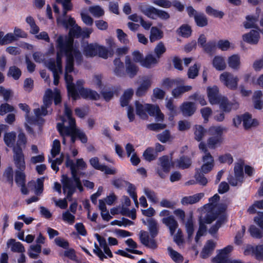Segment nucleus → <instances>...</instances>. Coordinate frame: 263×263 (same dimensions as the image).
I'll list each match as a JSON object with an SVG mask.
<instances>
[{
  "mask_svg": "<svg viewBox=\"0 0 263 263\" xmlns=\"http://www.w3.org/2000/svg\"><path fill=\"white\" fill-rule=\"evenodd\" d=\"M56 2L58 4H61L63 7L62 16H59L57 17L58 24L66 28L71 27L69 31V36L68 37L60 36L57 40L60 37L62 38L61 45L64 48L63 52L65 53L66 57H67V54L70 53L72 57L74 58L76 62L80 63L81 61L82 55L81 53L73 47L72 37L82 36L83 37H88L92 32V30L85 28L82 30L80 27L76 24V22L73 18L70 16H69L67 19L65 18L67 11L71 10L72 8L71 0H56ZM57 43H58V41H57Z\"/></svg>",
  "mask_w": 263,
  "mask_h": 263,
  "instance_id": "nucleus-1",
  "label": "nucleus"
},
{
  "mask_svg": "<svg viewBox=\"0 0 263 263\" xmlns=\"http://www.w3.org/2000/svg\"><path fill=\"white\" fill-rule=\"evenodd\" d=\"M54 99V103L57 105L61 102V97L60 91L55 88L53 91L51 89H47L45 93L43 98V105L41 108H37L34 110L35 118L30 115V109L28 105L25 103H20L18 107L25 112V126L27 132H32L31 128L29 125L33 124L36 121V118L41 116H46L49 111L47 110L48 107L51 104L52 99Z\"/></svg>",
  "mask_w": 263,
  "mask_h": 263,
  "instance_id": "nucleus-2",
  "label": "nucleus"
},
{
  "mask_svg": "<svg viewBox=\"0 0 263 263\" xmlns=\"http://www.w3.org/2000/svg\"><path fill=\"white\" fill-rule=\"evenodd\" d=\"M74 57H72L70 53L67 54L66 57V65L65 72V80L67 84L68 95L73 100L79 98V95L85 99L97 100L99 98V95L96 91L89 89L81 88V86L84 84V81L80 80L77 82L76 89L74 84L72 83V77L69 74L73 69Z\"/></svg>",
  "mask_w": 263,
  "mask_h": 263,
  "instance_id": "nucleus-3",
  "label": "nucleus"
},
{
  "mask_svg": "<svg viewBox=\"0 0 263 263\" xmlns=\"http://www.w3.org/2000/svg\"><path fill=\"white\" fill-rule=\"evenodd\" d=\"M65 164L67 167H70L72 174V179H69L63 175L61 179L64 193L67 194V197L68 198L73 193L76 187L80 192L83 191V187L77 176V172L79 170L86 169L87 164L82 158L78 159L73 162L69 157L67 156Z\"/></svg>",
  "mask_w": 263,
  "mask_h": 263,
  "instance_id": "nucleus-4",
  "label": "nucleus"
},
{
  "mask_svg": "<svg viewBox=\"0 0 263 263\" xmlns=\"http://www.w3.org/2000/svg\"><path fill=\"white\" fill-rule=\"evenodd\" d=\"M71 110L66 105H65V118L61 117L62 123H58L57 128L60 135L63 137V143H66V136H70L72 143L75 142L77 138H79L82 143H85L87 138L85 134L80 129L76 128L75 121L71 117Z\"/></svg>",
  "mask_w": 263,
  "mask_h": 263,
  "instance_id": "nucleus-5",
  "label": "nucleus"
},
{
  "mask_svg": "<svg viewBox=\"0 0 263 263\" xmlns=\"http://www.w3.org/2000/svg\"><path fill=\"white\" fill-rule=\"evenodd\" d=\"M135 105L136 114L141 119H146L148 117L146 112H148L149 115L155 117L156 120L158 121L164 119V116L157 105L143 104L139 101H136Z\"/></svg>",
  "mask_w": 263,
  "mask_h": 263,
  "instance_id": "nucleus-6",
  "label": "nucleus"
},
{
  "mask_svg": "<svg viewBox=\"0 0 263 263\" xmlns=\"http://www.w3.org/2000/svg\"><path fill=\"white\" fill-rule=\"evenodd\" d=\"M62 40V38L61 37L58 40V52L56 61L50 60L45 62L46 66L53 72L54 77L53 83L55 85L58 84L60 74L62 73V66L61 59L64 54L65 55V53L63 52V50L64 49V48L62 46V45H61Z\"/></svg>",
  "mask_w": 263,
  "mask_h": 263,
  "instance_id": "nucleus-7",
  "label": "nucleus"
},
{
  "mask_svg": "<svg viewBox=\"0 0 263 263\" xmlns=\"http://www.w3.org/2000/svg\"><path fill=\"white\" fill-rule=\"evenodd\" d=\"M95 237L98 241L99 245L95 243L93 253L101 260H103L107 257H112V252L107 244L106 239L98 234H95Z\"/></svg>",
  "mask_w": 263,
  "mask_h": 263,
  "instance_id": "nucleus-8",
  "label": "nucleus"
},
{
  "mask_svg": "<svg viewBox=\"0 0 263 263\" xmlns=\"http://www.w3.org/2000/svg\"><path fill=\"white\" fill-rule=\"evenodd\" d=\"M219 199V195L215 194L209 199V202L203 207V210L206 211L207 209L211 210L207 214H211L212 216L215 217V219L216 217L215 215H218L223 213L227 208V204L226 203L217 204V202Z\"/></svg>",
  "mask_w": 263,
  "mask_h": 263,
  "instance_id": "nucleus-9",
  "label": "nucleus"
},
{
  "mask_svg": "<svg viewBox=\"0 0 263 263\" xmlns=\"http://www.w3.org/2000/svg\"><path fill=\"white\" fill-rule=\"evenodd\" d=\"M220 82L227 88L235 90L238 87L239 78L228 71H224L219 76Z\"/></svg>",
  "mask_w": 263,
  "mask_h": 263,
  "instance_id": "nucleus-10",
  "label": "nucleus"
},
{
  "mask_svg": "<svg viewBox=\"0 0 263 263\" xmlns=\"http://www.w3.org/2000/svg\"><path fill=\"white\" fill-rule=\"evenodd\" d=\"M243 171V162H238L235 164L234 174L230 175L228 178L229 182L231 185L236 186L243 181L244 178Z\"/></svg>",
  "mask_w": 263,
  "mask_h": 263,
  "instance_id": "nucleus-11",
  "label": "nucleus"
},
{
  "mask_svg": "<svg viewBox=\"0 0 263 263\" xmlns=\"http://www.w3.org/2000/svg\"><path fill=\"white\" fill-rule=\"evenodd\" d=\"M13 161L17 171H24L25 169V161L23 151L19 147H13Z\"/></svg>",
  "mask_w": 263,
  "mask_h": 263,
  "instance_id": "nucleus-12",
  "label": "nucleus"
},
{
  "mask_svg": "<svg viewBox=\"0 0 263 263\" xmlns=\"http://www.w3.org/2000/svg\"><path fill=\"white\" fill-rule=\"evenodd\" d=\"M206 95L211 105L218 104L221 99L223 97L219 94V88L215 85L207 87Z\"/></svg>",
  "mask_w": 263,
  "mask_h": 263,
  "instance_id": "nucleus-13",
  "label": "nucleus"
},
{
  "mask_svg": "<svg viewBox=\"0 0 263 263\" xmlns=\"http://www.w3.org/2000/svg\"><path fill=\"white\" fill-rule=\"evenodd\" d=\"M214 220L215 217L212 216L211 214H206L205 217L204 218H202V217L199 218V227L195 237V240L196 242H198L200 237L205 234L206 231L205 224H210Z\"/></svg>",
  "mask_w": 263,
  "mask_h": 263,
  "instance_id": "nucleus-14",
  "label": "nucleus"
},
{
  "mask_svg": "<svg viewBox=\"0 0 263 263\" xmlns=\"http://www.w3.org/2000/svg\"><path fill=\"white\" fill-rule=\"evenodd\" d=\"M202 164L200 169L202 174H207L214 168L215 162L213 156L210 153L205 154L202 157Z\"/></svg>",
  "mask_w": 263,
  "mask_h": 263,
  "instance_id": "nucleus-15",
  "label": "nucleus"
},
{
  "mask_svg": "<svg viewBox=\"0 0 263 263\" xmlns=\"http://www.w3.org/2000/svg\"><path fill=\"white\" fill-rule=\"evenodd\" d=\"M244 254L246 255L254 256L258 260H263V244L255 247L248 246L246 247Z\"/></svg>",
  "mask_w": 263,
  "mask_h": 263,
  "instance_id": "nucleus-16",
  "label": "nucleus"
},
{
  "mask_svg": "<svg viewBox=\"0 0 263 263\" xmlns=\"http://www.w3.org/2000/svg\"><path fill=\"white\" fill-rule=\"evenodd\" d=\"M227 63L231 69L238 70L242 65L240 55L237 53L230 55L227 58Z\"/></svg>",
  "mask_w": 263,
  "mask_h": 263,
  "instance_id": "nucleus-17",
  "label": "nucleus"
},
{
  "mask_svg": "<svg viewBox=\"0 0 263 263\" xmlns=\"http://www.w3.org/2000/svg\"><path fill=\"white\" fill-rule=\"evenodd\" d=\"M242 39L245 43L251 45H256L260 39L259 32L255 30H252L242 35Z\"/></svg>",
  "mask_w": 263,
  "mask_h": 263,
  "instance_id": "nucleus-18",
  "label": "nucleus"
},
{
  "mask_svg": "<svg viewBox=\"0 0 263 263\" xmlns=\"http://www.w3.org/2000/svg\"><path fill=\"white\" fill-rule=\"evenodd\" d=\"M141 242L146 247L151 249L154 250L157 248V245L156 241L153 239H150L147 232L141 231L139 234Z\"/></svg>",
  "mask_w": 263,
  "mask_h": 263,
  "instance_id": "nucleus-19",
  "label": "nucleus"
},
{
  "mask_svg": "<svg viewBox=\"0 0 263 263\" xmlns=\"http://www.w3.org/2000/svg\"><path fill=\"white\" fill-rule=\"evenodd\" d=\"M160 164L158 172L161 177H163V172H167L173 166L172 160L168 156H163L159 159Z\"/></svg>",
  "mask_w": 263,
  "mask_h": 263,
  "instance_id": "nucleus-20",
  "label": "nucleus"
},
{
  "mask_svg": "<svg viewBox=\"0 0 263 263\" xmlns=\"http://www.w3.org/2000/svg\"><path fill=\"white\" fill-rule=\"evenodd\" d=\"M125 68L127 74L130 78H133L138 73L139 70L138 66L134 63L128 57H126Z\"/></svg>",
  "mask_w": 263,
  "mask_h": 263,
  "instance_id": "nucleus-21",
  "label": "nucleus"
},
{
  "mask_svg": "<svg viewBox=\"0 0 263 263\" xmlns=\"http://www.w3.org/2000/svg\"><path fill=\"white\" fill-rule=\"evenodd\" d=\"M216 246V242L215 241L213 240H208L205 242L200 253L201 257L202 258H205L210 256L214 251Z\"/></svg>",
  "mask_w": 263,
  "mask_h": 263,
  "instance_id": "nucleus-22",
  "label": "nucleus"
},
{
  "mask_svg": "<svg viewBox=\"0 0 263 263\" xmlns=\"http://www.w3.org/2000/svg\"><path fill=\"white\" fill-rule=\"evenodd\" d=\"M213 68L218 71H223L227 68L225 58L222 55H216L212 60Z\"/></svg>",
  "mask_w": 263,
  "mask_h": 263,
  "instance_id": "nucleus-23",
  "label": "nucleus"
},
{
  "mask_svg": "<svg viewBox=\"0 0 263 263\" xmlns=\"http://www.w3.org/2000/svg\"><path fill=\"white\" fill-rule=\"evenodd\" d=\"M220 108L224 112H230L232 109H237L238 107L237 103L230 102L228 99L223 97L218 103Z\"/></svg>",
  "mask_w": 263,
  "mask_h": 263,
  "instance_id": "nucleus-24",
  "label": "nucleus"
},
{
  "mask_svg": "<svg viewBox=\"0 0 263 263\" xmlns=\"http://www.w3.org/2000/svg\"><path fill=\"white\" fill-rule=\"evenodd\" d=\"M262 97L263 92L261 90L254 91L252 96V103L254 108L258 110H261L263 108Z\"/></svg>",
  "mask_w": 263,
  "mask_h": 263,
  "instance_id": "nucleus-25",
  "label": "nucleus"
},
{
  "mask_svg": "<svg viewBox=\"0 0 263 263\" xmlns=\"http://www.w3.org/2000/svg\"><path fill=\"white\" fill-rule=\"evenodd\" d=\"M196 105L195 103L186 102L182 104L180 109L184 116H190L192 115L196 110Z\"/></svg>",
  "mask_w": 263,
  "mask_h": 263,
  "instance_id": "nucleus-26",
  "label": "nucleus"
},
{
  "mask_svg": "<svg viewBox=\"0 0 263 263\" xmlns=\"http://www.w3.org/2000/svg\"><path fill=\"white\" fill-rule=\"evenodd\" d=\"M162 222L167 226L172 235H174L178 227L177 222L175 220L173 216L164 217L162 219Z\"/></svg>",
  "mask_w": 263,
  "mask_h": 263,
  "instance_id": "nucleus-27",
  "label": "nucleus"
},
{
  "mask_svg": "<svg viewBox=\"0 0 263 263\" xmlns=\"http://www.w3.org/2000/svg\"><path fill=\"white\" fill-rule=\"evenodd\" d=\"M204 196L203 193H197L192 196H185L181 199V203L183 205L194 204L200 201Z\"/></svg>",
  "mask_w": 263,
  "mask_h": 263,
  "instance_id": "nucleus-28",
  "label": "nucleus"
},
{
  "mask_svg": "<svg viewBox=\"0 0 263 263\" xmlns=\"http://www.w3.org/2000/svg\"><path fill=\"white\" fill-rule=\"evenodd\" d=\"M98 44H88L84 43L83 44V52L84 54L89 57H92L97 54Z\"/></svg>",
  "mask_w": 263,
  "mask_h": 263,
  "instance_id": "nucleus-29",
  "label": "nucleus"
},
{
  "mask_svg": "<svg viewBox=\"0 0 263 263\" xmlns=\"http://www.w3.org/2000/svg\"><path fill=\"white\" fill-rule=\"evenodd\" d=\"M242 119L243 125L246 129L256 126L258 124L257 120L252 118L251 115L248 113L242 115Z\"/></svg>",
  "mask_w": 263,
  "mask_h": 263,
  "instance_id": "nucleus-30",
  "label": "nucleus"
},
{
  "mask_svg": "<svg viewBox=\"0 0 263 263\" xmlns=\"http://www.w3.org/2000/svg\"><path fill=\"white\" fill-rule=\"evenodd\" d=\"M159 61L155 55L151 53L148 54L144 58L143 61L142 62V66L147 68H151L157 64Z\"/></svg>",
  "mask_w": 263,
  "mask_h": 263,
  "instance_id": "nucleus-31",
  "label": "nucleus"
},
{
  "mask_svg": "<svg viewBox=\"0 0 263 263\" xmlns=\"http://www.w3.org/2000/svg\"><path fill=\"white\" fill-rule=\"evenodd\" d=\"M259 15H249L246 17V21L243 22V26L246 29L255 28L257 26Z\"/></svg>",
  "mask_w": 263,
  "mask_h": 263,
  "instance_id": "nucleus-32",
  "label": "nucleus"
},
{
  "mask_svg": "<svg viewBox=\"0 0 263 263\" xmlns=\"http://www.w3.org/2000/svg\"><path fill=\"white\" fill-rule=\"evenodd\" d=\"M7 247L10 248L11 250L13 252L23 253L25 251V249L23 245L15 241V239H10L7 242Z\"/></svg>",
  "mask_w": 263,
  "mask_h": 263,
  "instance_id": "nucleus-33",
  "label": "nucleus"
},
{
  "mask_svg": "<svg viewBox=\"0 0 263 263\" xmlns=\"http://www.w3.org/2000/svg\"><path fill=\"white\" fill-rule=\"evenodd\" d=\"M25 175L23 171H17L16 172L15 176V181L16 183L20 186L22 190V192L23 194H27V190L25 187Z\"/></svg>",
  "mask_w": 263,
  "mask_h": 263,
  "instance_id": "nucleus-34",
  "label": "nucleus"
},
{
  "mask_svg": "<svg viewBox=\"0 0 263 263\" xmlns=\"http://www.w3.org/2000/svg\"><path fill=\"white\" fill-rule=\"evenodd\" d=\"M17 40L13 33H8L4 35L3 32H0V44L6 45Z\"/></svg>",
  "mask_w": 263,
  "mask_h": 263,
  "instance_id": "nucleus-35",
  "label": "nucleus"
},
{
  "mask_svg": "<svg viewBox=\"0 0 263 263\" xmlns=\"http://www.w3.org/2000/svg\"><path fill=\"white\" fill-rule=\"evenodd\" d=\"M165 96V92L163 89L156 87L153 90V93L151 96V100L153 102H156L158 100H163Z\"/></svg>",
  "mask_w": 263,
  "mask_h": 263,
  "instance_id": "nucleus-36",
  "label": "nucleus"
},
{
  "mask_svg": "<svg viewBox=\"0 0 263 263\" xmlns=\"http://www.w3.org/2000/svg\"><path fill=\"white\" fill-rule=\"evenodd\" d=\"M26 22L29 26V32L32 34H36L39 32L40 28L35 24L34 20L31 16H27Z\"/></svg>",
  "mask_w": 263,
  "mask_h": 263,
  "instance_id": "nucleus-37",
  "label": "nucleus"
},
{
  "mask_svg": "<svg viewBox=\"0 0 263 263\" xmlns=\"http://www.w3.org/2000/svg\"><path fill=\"white\" fill-rule=\"evenodd\" d=\"M163 35V31L156 27H153L151 30L149 40L151 42L161 39Z\"/></svg>",
  "mask_w": 263,
  "mask_h": 263,
  "instance_id": "nucleus-38",
  "label": "nucleus"
},
{
  "mask_svg": "<svg viewBox=\"0 0 263 263\" xmlns=\"http://www.w3.org/2000/svg\"><path fill=\"white\" fill-rule=\"evenodd\" d=\"M194 130L195 139L198 141L202 140L206 132L203 127L200 125H196L194 128Z\"/></svg>",
  "mask_w": 263,
  "mask_h": 263,
  "instance_id": "nucleus-39",
  "label": "nucleus"
},
{
  "mask_svg": "<svg viewBox=\"0 0 263 263\" xmlns=\"http://www.w3.org/2000/svg\"><path fill=\"white\" fill-rule=\"evenodd\" d=\"M177 32L180 36L189 37L192 34V29L189 25L184 24L178 29Z\"/></svg>",
  "mask_w": 263,
  "mask_h": 263,
  "instance_id": "nucleus-40",
  "label": "nucleus"
},
{
  "mask_svg": "<svg viewBox=\"0 0 263 263\" xmlns=\"http://www.w3.org/2000/svg\"><path fill=\"white\" fill-rule=\"evenodd\" d=\"M224 128L220 126H211L209 128L208 133L212 137L221 138Z\"/></svg>",
  "mask_w": 263,
  "mask_h": 263,
  "instance_id": "nucleus-41",
  "label": "nucleus"
},
{
  "mask_svg": "<svg viewBox=\"0 0 263 263\" xmlns=\"http://www.w3.org/2000/svg\"><path fill=\"white\" fill-rule=\"evenodd\" d=\"M194 19L196 25L199 27H203L208 25V18L203 13H199L196 14Z\"/></svg>",
  "mask_w": 263,
  "mask_h": 263,
  "instance_id": "nucleus-42",
  "label": "nucleus"
},
{
  "mask_svg": "<svg viewBox=\"0 0 263 263\" xmlns=\"http://www.w3.org/2000/svg\"><path fill=\"white\" fill-rule=\"evenodd\" d=\"M167 251L169 256L174 262L176 263H182L183 261V257L180 253L174 250L171 247L167 248Z\"/></svg>",
  "mask_w": 263,
  "mask_h": 263,
  "instance_id": "nucleus-43",
  "label": "nucleus"
},
{
  "mask_svg": "<svg viewBox=\"0 0 263 263\" xmlns=\"http://www.w3.org/2000/svg\"><path fill=\"white\" fill-rule=\"evenodd\" d=\"M16 139V133L14 132H9L4 135V140L5 144L9 147H12Z\"/></svg>",
  "mask_w": 263,
  "mask_h": 263,
  "instance_id": "nucleus-44",
  "label": "nucleus"
},
{
  "mask_svg": "<svg viewBox=\"0 0 263 263\" xmlns=\"http://www.w3.org/2000/svg\"><path fill=\"white\" fill-rule=\"evenodd\" d=\"M192 88L191 86H182L174 89L172 91V95L175 98H179L184 92L191 90Z\"/></svg>",
  "mask_w": 263,
  "mask_h": 263,
  "instance_id": "nucleus-45",
  "label": "nucleus"
},
{
  "mask_svg": "<svg viewBox=\"0 0 263 263\" xmlns=\"http://www.w3.org/2000/svg\"><path fill=\"white\" fill-rule=\"evenodd\" d=\"M16 112L13 106L7 103H4L0 105V115L4 116L7 113Z\"/></svg>",
  "mask_w": 263,
  "mask_h": 263,
  "instance_id": "nucleus-46",
  "label": "nucleus"
},
{
  "mask_svg": "<svg viewBox=\"0 0 263 263\" xmlns=\"http://www.w3.org/2000/svg\"><path fill=\"white\" fill-rule=\"evenodd\" d=\"M143 192L150 202L154 204L158 203V198L153 191L148 188L144 187Z\"/></svg>",
  "mask_w": 263,
  "mask_h": 263,
  "instance_id": "nucleus-47",
  "label": "nucleus"
},
{
  "mask_svg": "<svg viewBox=\"0 0 263 263\" xmlns=\"http://www.w3.org/2000/svg\"><path fill=\"white\" fill-rule=\"evenodd\" d=\"M165 51L166 48L164 44L160 42L157 44L154 48L155 56L159 60Z\"/></svg>",
  "mask_w": 263,
  "mask_h": 263,
  "instance_id": "nucleus-48",
  "label": "nucleus"
},
{
  "mask_svg": "<svg viewBox=\"0 0 263 263\" xmlns=\"http://www.w3.org/2000/svg\"><path fill=\"white\" fill-rule=\"evenodd\" d=\"M41 252V246L40 245H32L30 246L29 255L32 258H37Z\"/></svg>",
  "mask_w": 263,
  "mask_h": 263,
  "instance_id": "nucleus-49",
  "label": "nucleus"
},
{
  "mask_svg": "<svg viewBox=\"0 0 263 263\" xmlns=\"http://www.w3.org/2000/svg\"><path fill=\"white\" fill-rule=\"evenodd\" d=\"M165 106L170 112V117L169 118L172 120V118L177 114V107L174 105L173 101L172 99L166 100Z\"/></svg>",
  "mask_w": 263,
  "mask_h": 263,
  "instance_id": "nucleus-50",
  "label": "nucleus"
},
{
  "mask_svg": "<svg viewBox=\"0 0 263 263\" xmlns=\"http://www.w3.org/2000/svg\"><path fill=\"white\" fill-rule=\"evenodd\" d=\"M200 64H195L190 67L187 71V76L190 79H195L198 74Z\"/></svg>",
  "mask_w": 263,
  "mask_h": 263,
  "instance_id": "nucleus-51",
  "label": "nucleus"
},
{
  "mask_svg": "<svg viewBox=\"0 0 263 263\" xmlns=\"http://www.w3.org/2000/svg\"><path fill=\"white\" fill-rule=\"evenodd\" d=\"M217 46L222 51H227L231 48H233L232 44L227 40H219L217 43Z\"/></svg>",
  "mask_w": 263,
  "mask_h": 263,
  "instance_id": "nucleus-52",
  "label": "nucleus"
},
{
  "mask_svg": "<svg viewBox=\"0 0 263 263\" xmlns=\"http://www.w3.org/2000/svg\"><path fill=\"white\" fill-rule=\"evenodd\" d=\"M61 151V144L59 140L55 139L53 141L51 149V155L52 157L54 158L57 155H58Z\"/></svg>",
  "mask_w": 263,
  "mask_h": 263,
  "instance_id": "nucleus-53",
  "label": "nucleus"
},
{
  "mask_svg": "<svg viewBox=\"0 0 263 263\" xmlns=\"http://www.w3.org/2000/svg\"><path fill=\"white\" fill-rule=\"evenodd\" d=\"M114 64L115 66L114 69L115 74L118 76H121L124 70L123 63L121 62L119 59H116L114 61Z\"/></svg>",
  "mask_w": 263,
  "mask_h": 263,
  "instance_id": "nucleus-54",
  "label": "nucleus"
},
{
  "mask_svg": "<svg viewBox=\"0 0 263 263\" xmlns=\"http://www.w3.org/2000/svg\"><path fill=\"white\" fill-rule=\"evenodd\" d=\"M62 220L69 224H72L75 221V216L69 211H66L62 213Z\"/></svg>",
  "mask_w": 263,
  "mask_h": 263,
  "instance_id": "nucleus-55",
  "label": "nucleus"
},
{
  "mask_svg": "<svg viewBox=\"0 0 263 263\" xmlns=\"http://www.w3.org/2000/svg\"><path fill=\"white\" fill-rule=\"evenodd\" d=\"M89 11L95 17H100L104 14L103 9L99 6L90 7Z\"/></svg>",
  "mask_w": 263,
  "mask_h": 263,
  "instance_id": "nucleus-56",
  "label": "nucleus"
},
{
  "mask_svg": "<svg viewBox=\"0 0 263 263\" xmlns=\"http://www.w3.org/2000/svg\"><path fill=\"white\" fill-rule=\"evenodd\" d=\"M221 142V138L215 137H211L208 140V146L210 148H215L219 145Z\"/></svg>",
  "mask_w": 263,
  "mask_h": 263,
  "instance_id": "nucleus-57",
  "label": "nucleus"
},
{
  "mask_svg": "<svg viewBox=\"0 0 263 263\" xmlns=\"http://www.w3.org/2000/svg\"><path fill=\"white\" fill-rule=\"evenodd\" d=\"M148 227L151 235L155 236L157 234L158 224L156 221L153 219H150L148 220Z\"/></svg>",
  "mask_w": 263,
  "mask_h": 263,
  "instance_id": "nucleus-58",
  "label": "nucleus"
},
{
  "mask_svg": "<svg viewBox=\"0 0 263 263\" xmlns=\"http://www.w3.org/2000/svg\"><path fill=\"white\" fill-rule=\"evenodd\" d=\"M191 161L189 158L181 157L176 162V166L179 168H186L191 164Z\"/></svg>",
  "mask_w": 263,
  "mask_h": 263,
  "instance_id": "nucleus-59",
  "label": "nucleus"
},
{
  "mask_svg": "<svg viewBox=\"0 0 263 263\" xmlns=\"http://www.w3.org/2000/svg\"><path fill=\"white\" fill-rule=\"evenodd\" d=\"M117 37L118 40L123 44H127L129 43L127 35L121 29L116 30Z\"/></svg>",
  "mask_w": 263,
  "mask_h": 263,
  "instance_id": "nucleus-60",
  "label": "nucleus"
},
{
  "mask_svg": "<svg viewBox=\"0 0 263 263\" xmlns=\"http://www.w3.org/2000/svg\"><path fill=\"white\" fill-rule=\"evenodd\" d=\"M21 75V71L15 66L9 68L8 76L12 77L15 80H17Z\"/></svg>",
  "mask_w": 263,
  "mask_h": 263,
  "instance_id": "nucleus-61",
  "label": "nucleus"
},
{
  "mask_svg": "<svg viewBox=\"0 0 263 263\" xmlns=\"http://www.w3.org/2000/svg\"><path fill=\"white\" fill-rule=\"evenodd\" d=\"M143 156L144 159L148 161L154 160L157 157L153 148L151 147L147 148L143 153Z\"/></svg>",
  "mask_w": 263,
  "mask_h": 263,
  "instance_id": "nucleus-62",
  "label": "nucleus"
},
{
  "mask_svg": "<svg viewBox=\"0 0 263 263\" xmlns=\"http://www.w3.org/2000/svg\"><path fill=\"white\" fill-rule=\"evenodd\" d=\"M205 12L208 15L215 17L222 18L223 16L222 12L214 9L211 6L206 7Z\"/></svg>",
  "mask_w": 263,
  "mask_h": 263,
  "instance_id": "nucleus-63",
  "label": "nucleus"
},
{
  "mask_svg": "<svg viewBox=\"0 0 263 263\" xmlns=\"http://www.w3.org/2000/svg\"><path fill=\"white\" fill-rule=\"evenodd\" d=\"M218 161L221 163H228L230 164L232 163L233 159L231 154L227 153L220 155L218 158Z\"/></svg>",
  "mask_w": 263,
  "mask_h": 263,
  "instance_id": "nucleus-64",
  "label": "nucleus"
}]
</instances>
